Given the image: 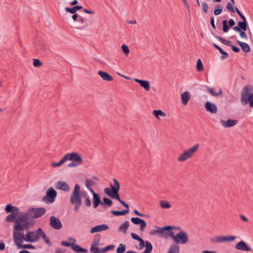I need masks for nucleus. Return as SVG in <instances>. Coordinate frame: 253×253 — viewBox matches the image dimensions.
Wrapping results in <instances>:
<instances>
[{"instance_id":"1","label":"nucleus","mask_w":253,"mask_h":253,"mask_svg":"<svg viewBox=\"0 0 253 253\" xmlns=\"http://www.w3.org/2000/svg\"><path fill=\"white\" fill-rule=\"evenodd\" d=\"M253 90L251 85H246L243 87L241 94V102L243 105L249 104L251 108L253 107V92L251 93Z\"/></svg>"},{"instance_id":"2","label":"nucleus","mask_w":253,"mask_h":253,"mask_svg":"<svg viewBox=\"0 0 253 253\" xmlns=\"http://www.w3.org/2000/svg\"><path fill=\"white\" fill-rule=\"evenodd\" d=\"M71 203L75 205L74 210L76 211H79L80 206L82 204V196L80 192V186L78 184H76L74 189L71 195Z\"/></svg>"},{"instance_id":"3","label":"nucleus","mask_w":253,"mask_h":253,"mask_svg":"<svg viewBox=\"0 0 253 253\" xmlns=\"http://www.w3.org/2000/svg\"><path fill=\"white\" fill-rule=\"evenodd\" d=\"M113 181L114 185L110 183L111 188H106L104 190V192L111 198L119 195V191L120 189L119 181L116 178H113Z\"/></svg>"},{"instance_id":"4","label":"nucleus","mask_w":253,"mask_h":253,"mask_svg":"<svg viewBox=\"0 0 253 253\" xmlns=\"http://www.w3.org/2000/svg\"><path fill=\"white\" fill-rule=\"evenodd\" d=\"M199 147L198 144H196L193 147L184 151L177 158L178 162H183L191 158L197 151Z\"/></svg>"},{"instance_id":"5","label":"nucleus","mask_w":253,"mask_h":253,"mask_svg":"<svg viewBox=\"0 0 253 253\" xmlns=\"http://www.w3.org/2000/svg\"><path fill=\"white\" fill-rule=\"evenodd\" d=\"M174 244H185L189 241L188 234L184 231L180 230L172 238Z\"/></svg>"},{"instance_id":"6","label":"nucleus","mask_w":253,"mask_h":253,"mask_svg":"<svg viewBox=\"0 0 253 253\" xmlns=\"http://www.w3.org/2000/svg\"><path fill=\"white\" fill-rule=\"evenodd\" d=\"M23 231L16 230L13 229V238L14 244L17 247L23 243L24 241L27 242L26 238V234L24 235V233L21 232Z\"/></svg>"},{"instance_id":"7","label":"nucleus","mask_w":253,"mask_h":253,"mask_svg":"<svg viewBox=\"0 0 253 253\" xmlns=\"http://www.w3.org/2000/svg\"><path fill=\"white\" fill-rule=\"evenodd\" d=\"M56 196L57 192L52 187H50L47 190L45 196L42 197V200L47 204H51L55 201Z\"/></svg>"},{"instance_id":"8","label":"nucleus","mask_w":253,"mask_h":253,"mask_svg":"<svg viewBox=\"0 0 253 253\" xmlns=\"http://www.w3.org/2000/svg\"><path fill=\"white\" fill-rule=\"evenodd\" d=\"M41 228H39L37 230L33 231H28L26 234V240L27 242L34 243L38 241L40 238Z\"/></svg>"},{"instance_id":"9","label":"nucleus","mask_w":253,"mask_h":253,"mask_svg":"<svg viewBox=\"0 0 253 253\" xmlns=\"http://www.w3.org/2000/svg\"><path fill=\"white\" fill-rule=\"evenodd\" d=\"M101 236L100 234H96L92 241V244L90 247V252L93 253H102L101 249H98V247L99 245Z\"/></svg>"},{"instance_id":"10","label":"nucleus","mask_w":253,"mask_h":253,"mask_svg":"<svg viewBox=\"0 0 253 253\" xmlns=\"http://www.w3.org/2000/svg\"><path fill=\"white\" fill-rule=\"evenodd\" d=\"M236 238V237L235 236H217L216 238H211V241L212 244H215L220 242H232L235 240Z\"/></svg>"},{"instance_id":"11","label":"nucleus","mask_w":253,"mask_h":253,"mask_svg":"<svg viewBox=\"0 0 253 253\" xmlns=\"http://www.w3.org/2000/svg\"><path fill=\"white\" fill-rule=\"evenodd\" d=\"M33 225L34 223L32 221H30L29 220H26L22 224H15L13 226V229L16 230H28L33 226Z\"/></svg>"},{"instance_id":"12","label":"nucleus","mask_w":253,"mask_h":253,"mask_svg":"<svg viewBox=\"0 0 253 253\" xmlns=\"http://www.w3.org/2000/svg\"><path fill=\"white\" fill-rule=\"evenodd\" d=\"M46 210L44 208H37L29 209V212H32L33 214H31V216L33 218H38L45 214Z\"/></svg>"},{"instance_id":"13","label":"nucleus","mask_w":253,"mask_h":253,"mask_svg":"<svg viewBox=\"0 0 253 253\" xmlns=\"http://www.w3.org/2000/svg\"><path fill=\"white\" fill-rule=\"evenodd\" d=\"M70 161H72V162L68 164L67 166L69 168L77 167L82 164L83 162V159L81 156L77 153L75 154L73 158Z\"/></svg>"},{"instance_id":"14","label":"nucleus","mask_w":253,"mask_h":253,"mask_svg":"<svg viewBox=\"0 0 253 253\" xmlns=\"http://www.w3.org/2000/svg\"><path fill=\"white\" fill-rule=\"evenodd\" d=\"M50 226L55 230H59L62 228V224L60 219L54 216L50 217Z\"/></svg>"},{"instance_id":"15","label":"nucleus","mask_w":253,"mask_h":253,"mask_svg":"<svg viewBox=\"0 0 253 253\" xmlns=\"http://www.w3.org/2000/svg\"><path fill=\"white\" fill-rule=\"evenodd\" d=\"M131 221L135 225H140V231L143 232L145 227H146L147 224L144 219L140 218L139 217H131Z\"/></svg>"},{"instance_id":"16","label":"nucleus","mask_w":253,"mask_h":253,"mask_svg":"<svg viewBox=\"0 0 253 253\" xmlns=\"http://www.w3.org/2000/svg\"><path fill=\"white\" fill-rule=\"evenodd\" d=\"M237 250H241L244 252L252 251V248L244 241L239 242L235 246Z\"/></svg>"},{"instance_id":"17","label":"nucleus","mask_w":253,"mask_h":253,"mask_svg":"<svg viewBox=\"0 0 253 253\" xmlns=\"http://www.w3.org/2000/svg\"><path fill=\"white\" fill-rule=\"evenodd\" d=\"M248 26H235L232 28L233 30L239 33L240 36L242 38L245 39H248V36L245 33V31L247 29Z\"/></svg>"},{"instance_id":"18","label":"nucleus","mask_w":253,"mask_h":253,"mask_svg":"<svg viewBox=\"0 0 253 253\" xmlns=\"http://www.w3.org/2000/svg\"><path fill=\"white\" fill-rule=\"evenodd\" d=\"M205 107L207 111L212 114H215L217 112L216 106L212 102L207 101L205 104Z\"/></svg>"},{"instance_id":"19","label":"nucleus","mask_w":253,"mask_h":253,"mask_svg":"<svg viewBox=\"0 0 253 253\" xmlns=\"http://www.w3.org/2000/svg\"><path fill=\"white\" fill-rule=\"evenodd\" d=\"M109 228V226L107 224H103L101 225H98L94 227H93L91 228L90 232L91 234L102 232L103 231H105L108 230Z\"/></svg>"},{"instance_id":"20","label":"nucleus","mask_w":253,"mask_h":253,"mask_svg":"<svg viewBox=\"0 0 253 253\" xmlns=\"http://www.w3.org/2000/svg\"><path fill=\"white\" fill-rule=\"evenodd\" d=\"M161 229L163 231V233L165 234V236H169L170 238L172 239L174 235V234L172 231L171 226H165L162 228H161Z\"/></svg>"},{"instance_id":"21","label":"nucleus","mask_w":253,"mask_h":253,"mask_svg":"<svg viewBox=\"0 0 253 253\" xmlns=\"http://www.w3.org/2000/svg\"><path fill=\"white\" fill-rule=\"evenodd\" d=\"M238 123V120L228 119L227 121H224L223 120H220V124L224 127L228 128L233 126L236 125Z\"/></svg>"},{"instance_id":"22","label":"nucleus","mask_w":253,"mask_h":253,"mask_svg":"<svg viewBox=\"0 0 253 253\" xmlns=\"http://www.w3.org/2000/svg\"><path fill=\"white\" fill-rule=\"evenodd\" d=\"M56 188L65 191H68L70 189V187L68 184L65 181H62L57 182Z\"/></svg>"},{"instance_id":"23","label":"nucleus","mask_w":253,"mask_h":253,"mask_svg":"<svg viewBox=\"0 0 253 253\" xmlns=\"http://www.w3.org/2000/svg\"><path fill=\"white\" fill-rule=\"evenodd\" d=\"M91 193L93 195V206L94 208H96L99 205H102V202L98 194L94 191Z\"/></svg>"},{"instance_id":"24","label":"nucleus","mask_w":253,"mask_h":253,"mask_svg":"<svg viewBox=\"0 0 253 253\" xmlns=\"http://www.w3.org/2000/svg\"><path fill=\"white\" fill-rule=\"evenodd\" d=\"M134 80L135 82L138 83L140 85L144 88L146 91H149L150 90V86L148 81L139 80L138 79H134Z\"/></svg>"},{"instance_id":"25","label":"nucleus","mask_w":253,"mask_h":253,"mask_svg":"<svg viewBox=\"0 0 253 253\" xmlns=\"http://www.w3.org/2000/svg\"><path fill=\"white\" fill-rule=\"evenodd\" d=\"M145 250L142 253H151L153 250V246L151 243L148 241H146V245L145 246ZM126 253H137V252L133 251H128Z\"/></svg>"},{"instance_id":"26","label":"nucleus","mask_w":253,"mask_h":253,"mask_svg":"<svg viewBox=\"0 0 253 253\" xmlns=\"http://www.w3.org/2000/svg\"><path fill=\"white\" fill-rule=\"evenodd\" d=\"M98 74L102 78V79L107 81H112L113 79V77L109 75L107 72L99 70Z\"/></svg>"},{"instance_id":"27","label":"nucleus","mask_w":253,"mask_h":253,"mask_svg":"<svg viewBox=\"0 0 253 253\" xmlns=\"http://www.w3.org/2000/svg\"><path fill=\"white\" fill-rule=\"evenodd\" d=\"M237 44L241 47L242 51L245 53H249L251 51V48L249 44L246 42L237 41Z\"/></svg>"},{"instance_id":"28","label":"nucleus","mask_w":253,"mask_h":253,"mask_svg":"<svg viewBox=\"0 0 253 253\" xmlns=\"http://www.w3.org/2000/svg\"><path fill=\"white\" fill-rule=\"evenodd\" d=\"M191 95L188 91H185L181 95V101L183 105H187Z\"/></svg>"},{"instance_id":"29","label":"nucleus","mask_w":253,"mask_h":253,"mask_svg":"<svg viewBox=\"0 0 253 253\" xmlns=\"http://www.w3.org/2000/svg\"><path fill=\"white\" fill-rule=\"evenodd\" d=\"M72 249L75 252L77 253H87V250L83 248L77 244H73Z\"/></svg>"},{"instance_id":"30","label":"nucleus","mask_w":253,"mask_h":253,"mask_svg":"<svg viewBox=\"0 0 253 253\" xmlns=\"http://www.w3.org/2000/svg\"><path fill=\"white\" fill-rule=\"evenodd\" d=\"M82 8H83L82 6L75 5L72 7H66L65 8V10L67 12H69L71 14H74V13H76L77 10L82 9Z\"/></svg>"},{"instance_id":"31","label":"nucleus","mask_w":253,"mask_h":253,"mask_svg":"<svg viewBox=\"0 0 253 253\" xmlns=\"http://www.w3.org/2000/svg\"><path fill=\"white\" fill-rule=\"evenodd\" d=\"M129 212V210H124L122 211H111V213L115 216H121L126 214Z\"/></svg>"},{"instance_id":"32","label":"nucleus","mask_w":253,"mask_h":253,"mask_svg":"<svg viewBox=\"0 0 253 253\" xmlns=\"http://www.w3.org/2000/svg\"><path fill=\"white\" fill-rule=\"evenodd\" d=\"M179 247L176 244H172L168 251V253H179Z\"/></svg>"},{"instance_id":"33","label":"nucleus","mask_w":253,"mask_h":253,"mask_svg":"<svg viewBox=\"0 0 253 253\" xmlns=\"http://www.w3.org/2000/svg\"><path fill=\"white\" fill-rule=\"evenodd\" d=\"M128 226H129L128 221H126L120 225V226L118 228V231L119 232L122 231L124 233H126Z\"/></svg>"},{"instance_id":"34","label":"nucleus","mask_w":253,"mask_h":253,"mask_svg":"<svg viewBox=\"0 0 253 253\" xmlns=\"http://www.w3.org/2000/svg\"><path fill=\"white\" fill-rule=\"evenodd\" d=\"M207 91L212 96H218L222 94V91L221 89H219L218 92H215L214 91V88L211 87H208L207 88Z\"/></svg>"},{"instance_id":"35","label":"nucleus","mask_w":253,"mask_h":253,"mask_svg":"<svg viewBox=\"0 0 253 253\" xmlns=\"http://www.w3.org/2000/svg\"><path fill=\"white\" fill-rule=\"evenodd\" d=\"M214 37L217 40L220 41L222 43H223L225 45H226L227 46H231L232 45V44H231V41L226 40L219 36H214Z\"/></svg>"},{"instance_id":"36","label":"nucleus","mask_w":253,"mask_h":253,"mask_svg":"<svg viewBox=\"0 0 253 253\" xmlns=\"http://www.w3.org/2000/svg\"><path fill=\"white\" fill-rule=\"evenodd\" d=\"M242 19V21H239L237 23V26H248V22L245 16L242 14L239 16Z\"/></svg>"},{"instance_id":"37","label":"nucleus","mask_w":253,"mask_h":253,"mask_svg":"<svg viewBox=\"0 0 253 253\" xmlns=\"http://www.w3.org/2000/svg\"><path fill=\"white\" fill-rule=\"evenodd\" d=\"M42 237V239L44 240L45 243L48 245H51V242L49 238H48L46 234L42 231L41 228V232H40V237Z\"/></svg>"},{"instance_id":"38","label":"nucleus","mask_w":253,"mask_h":253,"mask_svg":"<svg viewBox=\"0 0 253 253\" xmlns=\"http://www.w3.org/2000/svg\"><path fill=\"white\" fill-rule=\"evenodd\" d=\"M95 184H96V183L94 182L92 179H87L85 180L86 187L91 192H94L93 190L91 187V185Z\"/></svg>"},{"instance_id":"39","label":"nucleus","mask_w":253,"mask_h":253,"mask_svg":"<svg viewBox=\"0 0 253 253\" xmlns=\"http://www.w3.org/2000/svg\"><path fill=\"white\" fill-rule=\"evenodd\" d=\"M153 115L157 118H159V116L165 117L166 114L161 110H155L152 112Z\"/></svg>"},{"instance_id":"40","label":"nucleus","mask_w":253,"mask_h":253,"mask_svg":"<svg viewBox=\"0 0 253 253\" xmlns=\"http://www.w3.org/2000/svg\"><path fill=\"white\" fill-rule=\"evenodd\" d=\"M222 31L224 33H227L230 30V27L229 26L227 20H224L222 21Z\"/></svg>"},{"instance_id":"41","label":"nucleus","mask_w":253,"mask_h":253,"mask_svg":"<svg viewBox=\"0 0 253 253\" xmlns=\"http://www.w3.org/2000/svg\"><path fill=\"white\" fill-rule=\"evenodd\" d=\"M16 215L14 214V213H11L10 214H9L6 217L5 220L7 222H15L16 223L17 219H16Z\"/></svg>"},{"instance_id":"42","label":"nucleus","mask_w":253,"mask_h":253,"mask_svg":"<svg viewBox=\"0 0 253 253\" xmlns=\"http://www.w3.org/2000/svg\"><path fill=\"white\" fill-rule=\"evenodd\" d=\"M222 6L220 4H216L213 11V14L215 15H218L222 12Z\"/></svg>"},{"instance_id":"43","label":"nucleus","mask_w":253,"mask_h":253,"mask_svg":"<svg viewBox=\"0 0 253 253\" xmlns=\"http://www.w3.org/2000/svg\"><path fill=\"white\" fill-rule=\"evenodd\" d=\"M112 199H116L117 200H118L119 201V202L124 206L125 207L126 209V210H129V206L128 204H127L124 201L122 200L121 199H120V195H118L117 196H114L113 197H112L111 198Z\"/></svg>"},{"instance_id":"44","label":"nucleus","mask_w":253,"mask_h":253,"mask_svg":"<svg viewBox=\"0 0 253 253\" xmlns=\"http://www.w3.org/2000/svg\"><path fill=\"white\" fill-rule=\"evenodd\" d=\"M159 204L162 209H169L171 207L170 204L167 201H161Z\"/></svg>"},{"instance_id":"45","label":"nucleus","mask_w":253,"mask_h":253,"mask_svg":"<svg viewBox=\"0 0 253 253\" xmlns=\"http://www.w3.org/2000/svg\"><path fill=\"white\" fill-rule=\"evenodd\" d=\"M112 204H113V202L109 198H107V197H104L103 199V202H102V205L110 207L112 205Z\"/></svg>"},{"instance_id":"46","label":"nucleus","mask_w":253,"mask_h":253,"mask_svg":"<svg viewBox=\"0 0 253 253\" xmlns=\"http://www.w3.org/2000/svg\"><path fill=\"white\" fill-rule=\"evenodd\" d=\"M126 249V246L125 244H120L116 250L117 253H124Z\"/></svg>"},{"instance_id":"47","label":"nucleus","mask_w":253,"mask_h":253,"mask_svg":"<svg viewBox=\"0 0 253 253\" xmlns=\"http://www.w3.org/2000/svg\"><path fill=\"white\" fill-rule=\"evenodd\" d=\"M76 153V152L67 153L62 158V159L65 162L67 160L70 161L71 159H72V158H73V156L75 155Z\"/></svg>"},{"instance_id":"48","label":"nucleus","mask_w":253,"mask_h":253,"mask_svg":"<svg viewBox=\"0 0 253 253\" xmlns=\"http://www.w3.org/2000/svg\"><path fill=\"white\" fill-rule=\"evenodd\" d=\"M19 249H35V247L32 245V244H25L23 245V243L19 245V246L17 247Z\"/></svg>"},{"instance_id":"49","label":"nucleus","mask_w":253,"mask_h":253,"mask_svg":"<svg viewBox=\"0 0 253 253\" xmlns=\"http://www.w3.org/2000/svg\"><path fill=\"white\" fill-rule=\"evenodd\" d=\"M196 70L198 72H201L203 70V65L200 59H198L197 61Z\"/></svg>"},{"instance_id":"50","label":"nucleus","mask_w":253,"mask_h":253,"mask_svg":"<svg viewBox=\"0 0 253 253\" xmlns=\"http://www.w3.org/2000/svg\"><path fill=\"white\" fill-rule=\"evenodd\" d=\"M115 246L114 245H110L101 249V252H102V253H105L109 251L113 250Z\"/></svg>"},{"instance_id":"51","label":"nucleus","mask_w":253,"mask_h":253,"mask_svg":"<svg viewBox=\"0 0 253 253\" xmlns=\"http://www.w3.org/2000/svg\"><path fill=\"white\" fill-rule=\"evenodd\" d=\"M226 8L228 11L232 13H234L235 12V7L234 6L233 4H232V3H230V2L227 3L226 5Z\"/></svg>"},{"instance_id":"52","label":"nucleus","mask_w":253,"mask_h":253,"mask_svg":"<svg viewBox=\"0 0 253 253\" xmlns=\"http://www.w3.org/2000/svg\"><path fill=\"white\" fill-rule=\"evenodd\" d=\"M16 219H17V221L15 224H17V223L22 224L23 222H24L25 221V217H24L22 214H20L19 215H17L16 216Z\"/></svg>"},{"instance_id":"53","label":"nucleus","mask_w":253,"mask_h":253,"mask_svg":"<svg viewBox=\"0 0 253 253\" xmlns=\"http://www.w3.org/2000/svg\"><path fill=\"white\" fill-rule=\"evenodd\" d=\"M156 227L158 228V230H155V229L151 230L150 232V234L154 235L157 233H158L160 234H163V231L161 229V228H162V227H158L157 226H156Z\"/></svg>"},{"instance_id":"54","label":"nucleus","mask_w":253,"mask_h":253,"mask_svg":"<svg viewBox=\"0 0 253 253\" xmlns=\"http://www.w3.org/2000/svg\"><path fill=\"white\" fill-rule=\"evenodd\" d=\"M13 206L11 204H8L5 206V211L6 213H12L13 209Z\"/></svg>"},{"instance_id":"55","label":"nucleus","mask_w":253,"mask_h":253,"mask_svg":"<svg viewBox=\"0 0 253 253\" xmlns=\"http://www.w3.org/2000/svg\"><path fill=\"white\" fill-rule=\"evenodd\" d=\"M122 50L126 55H128L129 52V49L128 46L125 44L122 45Z\"/></svg>"},{"instance_id":"56","label":"nucleus","mask_w":253,"mask_h":253,"mask_svg":"<svg viewBox=\"0 0 253 253\" xmlns=\"http://www.w3.org/2000/svg\"><path fill=\"white\" fill-rule=\"evenodd\" d=\"M42 64V63L41 60H40L39 59H33L34 66H35L36 67H38L41 66Z\"/></svg>"},{"instance_id":"57","label":"nucleus","mask_w":253,"mask_h":253,"mask_svg":"<svg viewBox=\"0 0 253 253\" xmlns=\"http://www.w3.org/2000/svg\"><path fill=\"white\" fill-rule=\"evenodd\" d=\"M202 6L203 10V11L205 13H208V5L206 2H203L202 3Z\"/></svg>"},{"instance_id":"58","label":"nucleus","mask_w":253,"mask_h":253,"mask_svg":"<svg viewBox=\"0 0 253 253\" xmlns=\"http://www.w3.org/2000/svg\"><path fill=\"white\" fill-rule=\"evenodd\" d=\"M73 244H74L73 243H70L69 242L65 241H63L61 243V244L62 246H64L66 247H71V248L72 247Z\"/></svg>"},{"instance_id":"59","label":"nucleus","mask_w":253,"mask_h":253,"mask_svg":"<svg viewBox=\"0 0 253 253\" xmlns=\"http://www.w3.org/2000/svg\"><path fill=\"white\" fill-rule=\"evenodd\" d=\"M32 214V212H29V210L27 212L23 213L22 214L23 216H24V217H25V221L29 220V219H30V214Z\"/></svg>"},{"instance_id":"60","label":"nucleus","mask_w":253,"mask_h":253,"mask_svg":"<svg viewBox=\"0 0 253 253\" xmlns=\"http://www.w3.org/2000/svg\"><path fill=\"white\" fill-rule=\"evenodd\" d=\"M130 236L132 239L136 240L138 241L141 239L138 235L134 233H131L130 234Z\"/></svg>"},{"instance_id":"61","label":"nucleus","mask_w":253,"mask_h":253,"mask_svg":"<svg viewBox=\"0 0 253 253\" xmlns=\"http://www.w3.org/2000/svg\"><path fill=\"white\" fill-rule=\"evenodd\" d=\"M140 243H139V247H140V249H142L144 247H145L146 245V241H144L142 238L139 240L138 241Z\"/></svg>"},{"instance_id":"62","label":"nucleus","mask_w":253,"mask_h":253,"mask_svg":"<svg viewBox=\"0 0 253 253\" xmlns=\"http://www.w3.org/2000/svg\"><path fill=\"white\" fill-rule=\"evenodd\" d=\"M133 212H134V213L135 215H137L139 216L140 217H145L147 216L146 215L140 212L137 210H134L133 211Z\"/></svg>"},{"instance_id":"63","label":"nucleus","mask_w":253,"mask_h":253,"mask_svg":"<svg viewBox=\"0 0 253 253\" xmlns=\"http://www.w3.org/2000/svg\"><path fill=\"white\" fill-rule=\"evenodd\" d=\"M231 48L234 52H236V53L239 52L240 51V49L238 47L235 46L234 45H232V44L231 46Z\"/></svg>"},{"instance_id":"64","label":"nucleus","mask_w":253,"mask_h":253,"mask_svg":"<svg viewBox=\"0 0 253 253\" xmlns=\"http://www.w3.org/2000/svg\"><path fill=\"white\" fill-rule=\"evenodd\" d=\"M227 22L230 27H233L235 25V22L233 19H230L228 21H227Z\"/></svg>"}]
</instances>
